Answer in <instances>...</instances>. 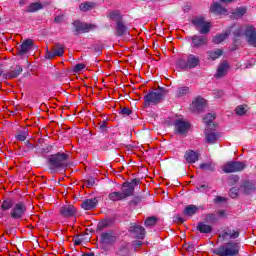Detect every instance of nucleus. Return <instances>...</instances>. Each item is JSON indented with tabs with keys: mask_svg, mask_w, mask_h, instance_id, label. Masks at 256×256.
<instances>
[{
	"mask_svg": "<svg viewBox=\"0 0 256 256\" xmlns=\"http://www.w3.org/2000/svg\"><path fill=\"white\" fill-rule=\"evenodd\" d=\"M93 7H95V3L86 1L80 4L79 9L83 11V13H87V11H91Z\"/></svg>",
	"mask_w": 256,
	"mask_h": 256,
	"instance_id": "35",
	"label": "nucleus"
},
{
	"mask_svg": "<svg viewBox=\"0 0 256 256\" xmlns=\"http://www.w3.org/2000/svg\"><path fill=\"white\" fill-rule=\"evenodd\" d=\"M191 23L200 35H207L211 31V23L205 21V17L203 16H196L191 20Z\"/></svg>",
	"mask_w": 256,
	"mask_h": 256,
	"instance_id": "5",
	"label": "nucleus"
},
{
	"mask_svg": "<svg viewBox=\"0 0 256 256\" xmlns=\"http://www.w3.org/2000/svg\"><path fill=\"white\" fill-rule=\"evenodd\" d=\"M97 203V198L86 199L82 202L81 207L85 211H91V209H95V207H97Z\"/></svg>",
	"mask_w": 256,
	"mask_h": 256,
	"instance_id": "22",
	"label": "nucleus"
},
{
	"mask_svg": "<svg viewBox=\"0 0 256 256\" xmlns=\"http://www.w3.org/2000/svg\"><path fill=\"white\" fill-rule=\"evenodd\" d=\"M197 189H198L201 193H207V191H209L211 188H210L209 185H207V184H202V185L198 186Z\"/></svg>",
	"mask_w": 256,
	"mask_h": 256,
	"instance_id": "48",
	"label": "nucleus"
},
{
	"mask_svg": "<svg viewBox=\"0 0 256 256\" xmlns=\"http://www.w3.org/2000/svg\"><path fill=\"white\" fill-rule=\"evenodd\" d=\"M51 5V1L44 0L43 3H41L42 9H45V7H49Z\"/></svg>",
	"mask_w": 256,
	"mask_h": 256,
	"instance_id": "53",
	"label": "nucleus"
},
{
	"mask_svg": "<svg viewBox=\"0 0 256 256\" xmlns=\"http://www.w3.org/2000/svg\"><path fill=\"white\" fill-rule=\"evenodd\" d=\"M256 191V186L254 183L246 181L243 182L242 185L240 186V192L243 193L244 195H251V193H255Z\"/></svg>",
	"mask_w": 256,
	"mask_h": 256,
	"instance_id": "19",
	"label": "nucleus"
},
{
	"mask_svg": "<svg viewBox=\"0 0 256 256\" xmlns=\"http://www.w3.org/2000/svg\"><path fill=\"white\" fill-rule=\"evenodd\" d=\"M100 239H101L102 243H105L107 245V244L113 243V241H115V236H113V233H111V232H106V233H102L100 235Z\"/></svg>",
	"mask_w": 256,
	"mask_h": 256,
	"instance_id": "28",
	"label": "nucleus"
},
{
	"mask_svg": "<svg viewBox=\"0 0 256 256\" xmlns=\"http://www.w3.org/2000/svg\"><path fill=\"white\" fill-rule=\"evenodd\" d=\"M207 55L211 61H215L216 59H219L223 55V49H216L212 51H208Z\"/></svg>",
	"mask_w": 256,
	"mask_h": 256,
	"instance_id": "29",
	"label": "nucleus"
},
{
	"mask_svg": "<svg viewBox=\"0 0 256 256\" xmlns=\"http://www.w3.org/2000/svg\"><path fill=\"white\" fill-rule=\"evenodd\" d=\"M75 245H81V240L80 239H76L75 240Z\"/></svg>",
	"mask_w": 256,
	"mask_h": 256,
	"instance_id": "62",
	"label": "nucleus"
},
{
	"mask_svg": "<svg viewBox=\"0 0 256 256\" xmlns=\"http://www.w3.org/2000/svg\"><path fill=\"white\" fill-rule=\"evenodd\" d=\"M213 121H215V114L208 113L206 117L203 118V123L206 124L208 129H217L218 124Z\"/></svg>",
	"mask_w": 256,
	"mask_h": 256,
	"instance_id": "21",
	"label": "nucleus"
},
{
	"mask_svg": "<svg viewBox=\"0 0 256 256\" xmlns=\"http://www.w3.org/2000/svg\"><path fill=\"white\" fill-rule=\"evenodd\" d=\"M207 219L208 221H217V216L215 214H209Z\"/></svg>",
	"mask_w": 256,
	"mask_h": 256,
	"instance_id": "54",
	"label": "nucleus"
},
{
	"mask_svg": "<svg viewBox=\"0 0 256 256\" xmlns=\"http://www.w3.org/2000/svg\"><path fill=\"white\" fill-rule=\"evenodd\" d=\"M197 229L200 231V233H211V231H213L211 225L205 224L203 222L198 223Z\"/></svg>",
	"mask_w": 256,
	"mask_h": 256,
	"instance_id": "33",
	"label": "nucleus"
},
{
	"mask_svg": "<svg viewBox=\"0 0 256 256\" xmlns=\"http://www.w3.org/2000/svg\"><path fill=\"white\" fill-rule=\"evenodd\" d=\"M82 256H95V254L89 253V254H83Z\"/></svg>",
	"mask_w": 256,
	"mask_h": 256,
	"instance_id": "63",
	"label": "nucleus"
},
{
	"mask_svg": "<svg viewBox=\"0 0 256 256\" xmlns=\"http://www.w3.org/2000/svg\"><path fill=\"white\" fill-rule=\"evenodd\" d=\"M163 101V94H158L155 91H149L144 96V107H151V105H159Z\"/></svg>",
	"mask_w": 256,
	"mask_h": 256,
	"instance_id": "7",
	"label": "nucleus"
},
{
	"mask_svg": "<svg viewBox=\"0 0 256 256\" xmlns=\"http://www.w3.org/2000/svg\"><path fill=\"white\" fill-rule=\"evenodd\" d=\"M86 65L83 63H78L74 66L73 71L74 73H81V71H83V69H85Z\"/></svg>",
	"mask_w": 256,
	"mask_h": 256,
	"instance_id": "43",
	"label": "nucleus"
},
{
	"mask_svg": "<svg viewBox=\"0 0 256 256\" xmlns=\"http://www.w3.org/2000/svg\"><path fill=\"white\" fill-rule=\"evenodd\" d=\"M229 71V63L227 61H223L219 64L216 74L214 75L215 79H221L227 75Z\"/></svg>",
	"mask_w": 256,
	"mask_h": 256,
	"instance_id": "18",
	"label": "nucleus"
},
{
	"mask_svg": "<svg viewBox=\"0 0 256 256\" xmlns=\"http://www.w3.org/2000/svg\"><path fill=\"white\" fill-rule=\"evenodd\" d=\"M223 239H227V237H230V239H237L239 237V231L233 230L232 232H225L222 234Z\"/></svg>",
	"mask_w": 256,
	"mask_h": 256,
	"instance_id": "40",
	"label": "nucleus"
},
{
	"mask_svg": "<svg viewBox=\"0 0 256 256\" xmlns=\"http://www.w3.org/2000/svg\"><path fill=\"white\" fill-rule=\"evenodd\" d=\"M35 47L37 46H35V44L33 43V40L26 39L20 45V48L18 49V55H27V53H29V51H31Z\"/></svg>",
	"mask_w": 256,
	"mask_h": 256,
	"instance_id": "16",
	"label": "nucleus"
},
{
	"mask_svg": "<svg viewBox=\"0 0 256 256\" xmlns=\"http://www.w3.org/2000/svg\"><path fill=\"white\" fill-rule=\"evenodd\" d=\"M197 211H199V208L197 206L188 205L184 209V215H187L188 217H193V215H195V213H197Z\"/></svg>",
	"mask_w": 256,
	"mask_h": 256,
	"instance_id": "31",
	"label": "nucleus"
},
{
	"mask_svg": "<svg viewBox=\"0 0 256 256\" xmlns=\"http://www.w3.org/2000/svg\"><path fill=\"white\" fill-rule=\"evenodd\" d=\"M141 245H143V242H141V241H136L134 243V247H141Z\"/></svg>",
	"mask_w": 256,
	"mask_h": 256,
	"instance_id": "58",
	"label": "nucleus"
},
{
	"mask_svg": "<svg viewBox=\"0 0 256 256\" xmlns=\"http://www.w3.org/2000/svg\"><path fill=\"white\" fill-rule=\"evenodd\" d=\"M116 37H129L131 34L129 33V28L125 25L122 19L116 20Z\"/></svg>",
	"mask_w": 256,
	"mask_h": 256,
	"instance_id": "12",
	"label": "nucleus"
},
{
	"mask_svg": "<svg viewBox=\"0 0 256 256\" xmlns=\"http://www.w3.org/2000/svg\"><path fill=\"white\" fill-rule=\"evenodd\" d=\"M69 155L65 153H57L48 156V165L52 170L55 169H66L67 167V159Z\"/></svg>",
	"mask_w": 256,
	"mask_h": 256,
	"instance_id": "3",
	"label": "nucleus"
},
{
	"mask_svg": "<svg viewBox=\"0 0 256 256\" xmlns=\"http://www.w3.org/2000/svg\"><path fill=\"white\" fill-rule=\"evenodd\" d=\"M158 95H162V99L163 97H165V95H167L169 93V91L167 89H165V87H158V91L156 92Z\"/></svg>",
	"mask_w": 256,
	"mask_h": 256,
	"instance_id": "47",
	"label": "nucleus"
},
{
	"mask_svg": "<svg viewBox=\"0 0 256 256\" xmlns=\"http://www.w3.org/2000/svg\"><path fill=\"white\" fill-rule=\"evenodd\" d=\"M206 105H207V100H205L201 96H198L192 101V111L194 113H202Z\"/></svg>",
	"mask_w": 256,
	"mask_h": 256,
	"instance_id": "13",
	"label": "nucleus"
},
{
	"mask_svg": "<svg viewBox=\"0 0 256 256\" xmlns=\"http://www.w3.org/2000/svg\"><path fill=\"white\" fill-rule=\"evenodd\" d=\"M200 59L198 56L190 54L188 55L187 60L181 58L176 62V67L182 71H188V69H195L199 67Z\"/></svg>",
	"mask_w": 256,
	"mask_h": 256,
	"instance_id": "4",
	"label": "nucleus"
},
{
	"mask_svg": "<svg viewBox=\"0 0 256 256\" xmlns=\"http://www.w3.org/2000/svg\"><path fill=\"white\" fill-rule=\"evenodd\" d=\"M176 221H180V223H184L185 219H183L179 216H176Z\"/></svg>",
	"mask_w": 256,
	"mask_h": 256,
	"instance_id": "60",
	"label": "nucleus"
},
{
	"mask_svg": "<svg viewBox=\"0 0 256 256\" xmlns=\"http://www.w3.org/2000/svg\"><path fill=\"white\" fill-rule=\"evenodd\" d=\"M54 81H59L63 77V72H55L52 74Z\"/></svg>",
	"mask_w": 256,
	"mask_h": 256,
	"instance_id": "51",
	"label": "nucleus"
},
{
	"mask_svg": "<svg viewBox=\"0 0 256 256\" xmlns=\"http://www.w3.org/2000/svg\"><path fill=\"white\" fill-rule=\"evenodd\" d=\"M65 55V46L60 43H56L52 48V51L46 49L45 59H55V57H63Z\"/></svg>",
	"mask_w": 256,
	"mask_h": 256,
	"instance_id": "9",
	"label": "nucleus"
},
{
	"mask_svg": "<svg viewBox=\"0 0 256 256\" xmlns=\"http://www.w3.org/2000/svg\"><path fill=\"white\" fill-rule=\"evenodd\" d=\"M227 37H229V34L227 33L218 34L212 38V43H214V45H220V43H223Z\"/></svg>",
	"mask_w": 256,
	"mask_h": 256,
	"instance_id": "32",
	"label": "nucleus"
},
{
	"mask_svg": "<svg viewBox=\"0 0 256 256\" xmlns=\"http://www.w3.org/2000/svg\"><path fill=\"white\" fill-rule=\"evenodd\" d=\"M214 97L216 99L223 97V90H214Z\"/></svg>",
	"mask_w": 256,
	"mask_h": 256,
	"instance_id": "52",
	"label": "nucleus"
},
{
	"mask_svg": "<svg viewBox=\"0 0 256 256\" xmlns=\"http://www.w3.org/2000/svg\"><path fill=\"white\" fill-rule=\"evenodd\" d=\"M217 213H218L219 217H225V211L220 210Z\"/></svg>",
	"mask_w": 256,
	"mask_h": 256,
	"instance_id": "59",
	"label": "nucleus"
},
{
	"mask_svg": "<svg viewBox=\"0 0 256 256\" xmlns=\"http://www.w3.org/2000/svg\"><path fill=\"white\" fill-rule=\"evenodd\" d=\"M129 231L136 239H145V228H143V226L131 224Z\"/></svg>",
	"mask_w": 256,
	"mask_h": 256,
	"instance_id": "14",
	"label": "nucleus"
},
{
	"mask_svg": "<svg viewBox=\"0 0 256 256\" xmlns=\"http://www.w3.org/2000/svg\"><path fill=\"white\" fill-rule=\"evenodd\" d=\"M174 125H175L176 129H191V127H193L191 125V122L184 120V119H176L174 121Z\"/></svg>",
	"mask_w": 256,
	"mask_h": 256,
	"instance_id": "26",
	"label": "nucleus"
},
{
	"mask_svg": "<svg viewBox=\"0 0 256 256\" xmlns=\"http://www.w3.org/2000/svg\"><path fill=\"white\" fill-rule=\"evenodd\" d=\"M28 135L29 134L27 133V131H23L16 135V139H17V141H25V139H27Z\"/></svg>",
	"mask_w": 256,
	"mask_h": 256,
	"instance_id": "44",
	"label": "nucleus"
},
{
	"mask_svg": "<svg viewBox=\"0 0 256 256\" xmlns=\"http://www.w3.org/2000/svg\"><path fill=\"white\" fill-rule=\"evenodd\" d=\"M245 169V163L239 161H229L222 166L224 173H237Z\"/></svg>",
	"mask_w": 256,
	"mask_h": 256,
	"instance_id": "8",
	"label": "nucleus"
},
{
	"mask_svg": "<svg viewBox=\"0 0 256 256\" xmlns=\"http://www.w3.org/2000/svg\"><path fill=\"white\" fill-rule=\"evenodd\" d=\"M4 75H7V73H5V69L3 68V64H0V77H4Z\"/></svg>",
	"mask_w": 256,
	"mask_h": 256,
	"instance_id": "55",
	"label": "nucleus"
},
{
	"mask_svg": "<svg viewBox=\"0 0 256 256\" xmlns=\"http://www.w3.org/2000/svg\"><path fill=\"white\" fill-rule=\"evenodd\" d=\"M210 10L215 15H225V13H227V10L223 6H221L219 2H215L214 4H212Z\"/></svg>",
	"mask_w": 256,
	"mask_h": 256,
	"instance_id": "25",
	"label": "nucleus"
},
{
	"mask_svg": "<svg viewBox=\"0 0 256 256\" xmlns=\"http://www.w3.org/2000/svg\"><path fill=\"white\" fill-rule=\"evenodd\" d=\"M43 6L41 2H32L28 5L26 9V13H37L38 11H42Z\"/></svg>",
	"mask_w": 256,
	"mask_h": 256,
	"instance_id": "27",
	"label": "nucleus"
},
{
	"mask_svg": "<svg viewBox=\"0 0 256 256\" xmlns=\"http://www.w3.org/2000/svg\"><path fill=\"white\" fill-rule=\"evenodd\" d=\"M245 37L247 39L248 45L251 47H256V30L253 27H249L245 30Z\"/></svg>",
	"mask_w": 256,
	"mask_h": 256,
	"instance_id": "17",
	"label": "nucleus"
},
{
	"mask_svg": "<svg viewBox=\"0 0 256 256\" xmlns=\"http://www.w3.org/2000/svg\"><path fill=\"white\" fill-rule=\"evenodd\" d=\"M10 210V217L14 221H21L23 217H25V213H27V205L24 202H17L14 204L13 199L9 198L2 201L1 210H0V218L3 219L5 217L4 211Z\"/></svg>",
	"mask_w": 256,
	"mask_h": 256,
	"instance_id": "1",
	"label": "nucleus"
},
{
	"mask_svg": "<svg viewBox=\"0 0 256 256\" xmlns=\"http://www.w3.org/2000/svg\"><path fill=\"white\" fill-rule=\"evenodd\" d=\"M189 93H191V90L189 87H187V86L180 87L177 89L176 97L178 99H181V97H185V95H189Z\"/></svg>",
	"mask_w": 256,
	"mask_h": 256,
	"instance_id": "34",
	"label": "nucleus"
},
{
	"mask_svg": "<svg viewBox=\"0 0 256 256\" xmlns=\"http://www.w3.org/2000/svg\"><path fill=\"white\" fill-rule=\"evenodd\" d=\"M108 198L110 201H123L125 196L123 195V192L114 191L108 195Z\"/></svg>",
	"mask_w": 256,
	"mask_h": 256,
	"instance_id": "30",
	"label": "nucleus"
},
{
	"mask_svg": "<svg viewBox=\"0 0 256 256\" xmlns=\"http://www.w3.org/2000/svg\"><path fill=\"white\" fill-rule=\"evenodd\" d=\"M214 201L215 203H222V201H225V198L221 196H217Z\"/></svg>",
	"mask_w": 256,
	"mask_h": 256,
	"instance_id": "56",
	"label": "nucleus"
},
{
	"mask_svg": "<svg viewBox=\"0 0 256 256\" xmlns=\"http://www.w3.org/2000/svg\"><path fill=\"white\" fill-rule=\"evenodd\" d=\"M200 169L202 171H215V163L213 162H207L200 164Z\"/></svg>",
	"mask_w": 256,
	"mask_h": 256,
	"instance_id": "36",
	"label": "nucleus"
},
{
	"mask_svg": "<svg viewBox=\"0 0 256 256\" xmlns=\"http://www.w3.org/2000/svg\"><path fill=\"white\" fill-rule=\"evenodd\" d=\"M241 249V244L238 242L230 241L223 244L214 250L215 255L219 256H237Z\"/></svg>",
	"mask_w": 256,
	"mask_h": 256,
	"instance_id": "2",
	"label": "nucleus"
},
{
	"mask_svg": "<svg viewBox=\"0 0 256 256\" xmlns=\"http://www.w3.org/2000/svg\"><path fill=\"white\" fill-rule=\"evenodd\" d=\"M239 193H241V187H233L230 189L229 195L232 199H237V197H239Z\"/></svg>",
	"mask_w": 256,
	"mask_h": 256,
	"instance_id": "41",
	"label": "nucleus"
},
{
	"mask_svg": "<svg viewBox=\"0 0 256 256\" xmlns=\"http://www.w3.org/2000/svg\"><path fill=\"white\" fill-rule=\"evenodd\" d=\"M98 125L99 129H111V126L109 125V122L107 120L100 121Z\"/></svg>",
	"mask_w": 256,
	"mask_h": 256,
	"instance_id": "46",
	"label": "nucleus"
},
{
	"mask_svg": "<svg viewBox=\"0 0 256 256\" xmlns=\"http://www.w3.org/2000/svg\"><path fill=\"white\" fill-rule=\"evenodd\" d=\"M238 182H239V176H237V175L231 176V177L229 178V180H228V184H229L230 186H233V185L237 184Z\"/></svg>",
	"mask_w": 256,
	"mask_h": 256,
	"instance_id": "45",
	"label": "nucleus"
},
{
	"mask_svg": "<svg viewBox=\"0 0 256 256\" xmlns=\"http://www.w3.org/2000/svg\"><path fill=\"white\" fill-rule=\"evenodd\" d=\"M184 158L187 161V163H197V161H199V154H197V152L193 150H188L186 151Z\"/></svg>",
	"mask_w": 256,
	"mask_h": 256,
	"instance_id": "24",
	"label": "nucleus"
},
{
	"mask_svg": "<svg viewBox=\"0 0 256 256\" xmlns=\"http://www.w3.org/2000/svg\"><path fill=\"white\" fill-rule=\"evenodd\" d=\"M119 115H121L122 117H129L133 115V110H131V108L129 107H123L120 109Z\"/></svg>",
	"mask_w": 256,
	"mask_h": 256,
	"instance_id": "39",
	"label": "nucleus"
},
{
	"mask_svg": "<svg viewBox=\"0 0 256 256\" xmlns=\"http://www.w3.org/2000/svg\"><path fill=\"white\" fill-rule=\"evenodd\" d=\"M75 213H76V210H75V206L73 205H66L60 209V214L62 215V217H73Z\"/></svg>",
	"mask_w": 256,
	"mask_h": 256,
	"instance_id": "23",
	"label": "nucleus"
},
{
	"mask_svg": "<svg viewBox=\"0 0 256 256\" xmlns=\"http://www.w3.org/2000/svg\"><path fill=\"white\" fill-rule=\"evenodd\" d=\"M190 40L192 41V47L194 49H201V47H205L207 43H209V39L205 35H193L190 37Z\"/></svg>",
	"mask_w": 256,
	"mask_h": 256,
	"instance_id": "11",
	"label": "nucleus"
},
{
	"mask_svg": "<svg viewBox=\"0 0 256 256\" xmlns=\"http://www.w3.org/2000/svg\"><path fill=\"white\" fill-rule=\"evenodd\" d=\"M239 37H241V31L238 30L234 33V39H233L234 45L239 44Z\"/></svg>",
	"mask_w": 256,
	"mask_h": 256,
	"instance_id": "49",
	"label": "nucleus"
},
{
	"mask_svg": "<svg viewBox=\"0 0 256 256\" xmlns=\"http://www.w3.org/2000/svg\"><path fill=\"white\" fill-rule=\"evenodd\" d=\"M175 134L180 135V137H185V135H187V129H177Z\"/></svg>",
	"mask_w": 256,
	"mask_h": 256,
	"instance_id": "50",
	"label": "nucleus"
},
{
	"mask_svg": "<svg viewBox=\"0 0 256 256\" xmlns=\"http://www.w3.org/2000/svg\"><path fill=\"white\" fill-rule=\"evenodd\" d=\"M73 25V33L78 37V35H81V33H89L92 29H95L97 27L95 24H89L85 22H81L79 20H75L72 22Z\"/></svg>",
	"mask_w": 256,
	"mask_h": 256,
	"instance_id": "6",
	"label": "nucleus"
},
{
	"mask_svg": "<svg viewBox=\"0 0 256 256\" xmlns=\"http://www.w3.org/2000/svg\"><path fill=\"white\" fill-rule=\"evenodd\" d=\"M27 75H31V74H29V72L24 73V74H23V77H27Z\"/></svg>",
	"mask_w": 256,
	"mask_h": 256,
	"instance_id": "64",
	"label": "nucleus"
},
{
	"mask_svg": "<svg viewBox=\"0 0 256 256\" xmlns=\"http://www.w3.org/2000/svg\"><path fill=\"white\" fill-rule=\"evenodd\" d=\"M139 179H134L130 182H124L122 184V194L124 195V199L127 197H131L135 191V187L139 185Z\"/></svg>",
	"mask_w": 256,
	"mask_h": 256,
	"instance_id": "10",
	"label": "nucleus"
},
{
	"mask_svg": "<svg viewBox=\"0 0 256 256\" xmlns=\"http://www.w3.org/2000/svg\"><path fill=\"white\" fill-rule=\"evenodd\" d=\"M221 3H233V1H236V0H220Z\"/></svg>",
	"mask_w": 256,
	"mask_h": 256,
	"instance_id": "61",
	"label": "nucleus"
},
{
	"mask_svg": "<svg viewBox=\"0 0 256 256\" xmlns=\"http://www.w3.org/2000/svg\"><path fill=\"white\" fill-rule=\"evenodd\" d=\"M145 227H155L157 225V217H148L144 222Z\"/></svg>",
	"mask_w": 256,
	"mask_h": 256,
	"instance_id": "38",
	"label": "nucleus"
},
{
	"mask_svg": "<svg viewBox=\"0 0 256 256\" xmlns=\"http://www.w3.org/2000/svg\"><path fill=\"white\" fill-rule=\"evenodd\" d=\"M245 13H247V9L240 7L235 10L234 15L236 17H243V15H245Z\"/></svg>",
	"mask_w": 256,
	"mask_h": 256,
	"instance_id": "42",
	"label": "nucleus"
},
{
	"mask_svg": "<svg viewBox=\"0 0 256 256\" xmlns=\"http://www.w3.org/2000/svg\"><path fill=\"white\" fill-rule=\"evenodd\" d=\"M95 53H97V55H101V53L103 52V50L100 47H97L94 49Z\"/></svg>",
	"mask_w": 256,
	"mask_h": 256,
	"instance_id": "57",
	"label": "nucleus"
},
{
	"mask_svg": "<svg viewBox=\"0 0 256 256\" xmlns=\"http://www.w3.org/2000/svg\"><path fill=\"white\" fill-rule=\"evenodd\" d=\"M235 113L236 115H238V117H243V115H247V106L245 105L237 106L235 109Z\"/></svg>",
	"mask_w": 256,
	"mask_h": 256,
	"instance_id": "37",
	"label": "nucleus"
},
{
	"mask_svg": "<svg viewBox=\"0 0 256 256\" xmlns=\"http://www.w3.org/2000/svg\"><path fill=\"white\" fill-rule=\"evenodd\" d=\"M22 73H23V66L16 65L12 71L4 74V79H17V77H19V75H21Z\"/></svg>",
	"mask_w": 256,
	"mask_h": 256,
	"instance_id": "20",
	"label": "nucleus"
},
{
	"mask_svg": "<svg viewBox=\"0 0 256 256\" xmlns=\"http://www.w3.org/2000/svg\"><path fill=\"white\" fill-rule=\"evenodd\" d=\"M204 136L206 143H209L211 145H213V143H217V141H219V137H221V135L217 131L211 129H206L204 131Z\"/></svg>",
	"mask_w": 256,
	"mask_h": 256,
	"instance_id": "15",
	"label": "nucleus"
}]
</instances>
